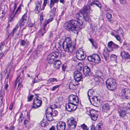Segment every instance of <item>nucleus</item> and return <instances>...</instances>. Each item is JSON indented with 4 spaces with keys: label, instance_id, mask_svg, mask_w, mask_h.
<instances>
[{
    "label": "nucleus",
    "instance_id": "nucleus-57",
    "mask_svg": "<svg viewBox=\"0 0 130 130\" xmlns=\"http://www.w3.org/2000/svg\"><path fill=\"white\" fill-rule=\"evenodd\" d=\"M51 107H52L54 109V108H56L57 107V105L56 104H54L52 105Z\"/></svg>",
    "mask_w": 130,
    "mask_h": 130
},
{
    "label": "nucleus",
    "instance_id": "nucleus-2",
    "mask_svg": "<svg viewBox=\"0 0 130 130\" xmlns=\"http://www.w3.org/2000/svg\"><path fill=\"white\" fill-rule=\"evenodd\" d=\"M69 102L66 105V108L68 111L71 112L75 110L79 103L78 97L73 95H70L68 98Z\"/></svg>",
    "mask_w": 130,
    "mask_h": 130
},
{
    "label": "nucleus",
    "instance_id": "nucleus-48",
    "mask_svg": "<svg viewBox=\"0 0 130 130\" xmlns=\"http://www.w3.org/2000/svg\"><path fill=\"white\" fill-rule=\"evenodd\" d=\"M113 36L116 38L117 40L119 41H120L121 39L118 35H113Z\"/></svg>",
    "mask_w": 130,
    "mask_h": 130
},
{
    "label": "nucleus",
    "instance_id": "nucleus-39",
    "mask_svg": "<svg viewBox=\"0 0 130 130\" xmlns=\"http://www.w3.org/2000/svg\"><path fill=\"white\" fill-rule=\"evenodd\" d=\"M80 126L81 128L84 130H89V129L88 128L87 126L85 124L81 125Z\"/></svg>",
    "mask_w": 130,
    "mask_h": 130
},
{
    "label": "nucleus",
    "instance_id": "nucleus-5",
    "mask_svg": "<svg viewBox=\"0 0 130 130\" xmlns=\"http://www.w3.org/2000/svg\"><path fill=\"white\" fill-rule=\"evenodd\" d=\"M61 53L58 52H53L48 55L47 57V60L49 64H52L55 58H60L61 57Z\"/></svg>",
    "mask_w": 130,
    "mask_h": 130
},
{
    "label": "nucleus",
    "instance_id": "nucleus-43",
    "mask_svg": "<svg viewBox=\"0 0 130 130\" xmlns=\"http://www.w3.org/2000/svg\"><path fill=\"white\" fill-rule=\"evenodd\" d=\"M83 65L81 63H79L78 66V69L79 71H81L83 69Z\"/></svg>",
    "mask_w": 130,
    "mask_h": 130
},
{
    "label": "nucleus",
    "instance_id": "nucleus-41",
    "mask_svg": "<svg viewBox=\"0 0 130 130\" xmlns=\"http://www.w3.org/2000/svg\"><path fill=\"white\" fill-rule=\"evenodd\" d=\"M48 0H44L42 6V9L44 10V9L45 7L46 6V4L47 3Z\"/></svg>",
    "mask_w": 130,
    "mask_h": 130
},
{
    "label": "nucleus",
    "instance_id": "nucleus-3",
    "mask_svg": "<svg viewBox=\"0 0 130 130\" xmlns=\"http://www.w3.org/2000/svg\"><path fill=\"white\" fill-rule=\"evenodd\" d=\"M62 47L65 51L70 54H72L75 49V45H72V41L69 37L66 38L63 42Z\"/></svg>",
    "mask_w": 130,
    "mask_h": 130
},
{
    "label": "nucleus",
    "instance_id": "nucleus-60",
    "mask_svg": "<svg viewBox=\"0 0 130 130\" xmlns=\"http://www.w3.org/2000/svg\"><path fill=\"white\" fill-rule=\"evenodd\" d=\"M3 96L1 95H0V100L1 101V103H3Z\"/></svg>",
    "mask_w": 130,
    "mask_h": 130
},
{
    "label": "nucleus",
    "instance_id": "nucleus-59",
    "mask_svg": "<svg viewBox=\"0 0 130 130\" xmlns=\"http://www.w3.org/2000/svg\"><path fill=\"white\" fill-rule=\"evenodd\" d=\"M33 96L32 95H30L29 97H28V101H30L33 97Z\"/></svg>",
    "mask_w": 130,
    "mask_h": 130
},
{
    "label": "nucleus",
    "instance_id": "nucleus-62",
    "mask_svg": "<svg viewBox=\"0 0 130 130\" xmlns=\"http://www.w3.org/2000/svg\"><path fill=\"white\" fill-rule=\"evenodd\" d=\"M24 116L23 115V113H22L20 115L19 118H20L23 119L24 118Z\"/></svg>",
    "mask_w": 130,
    "mask_h": 130
},
{
    "label": "nucleus",
    "instance_id": "nucleus-26",
    "mask_svg": "<svg viewBox=\"0 0 130 130\" xmlns=\"http://www.w3.org/2000/svg\"><path fill=\"white\" fill-rule=\"evenodd\" d=\"M94 62L96 63H99L100 62L101 59L99 56L97 54H94Z\"/></svg>",
    "mask_w": 130,
    "mask_h": 130
},
{
    "label": "nucleus",
    "instance_id": "nucleus-35",
    "mask_svg": "<svg viewBox=\"0 0 130 130\" xmlns=\"http://www.w3.org/2000/svg\"><path fill=\"white\" fill-rule=\"evenodd\" d=\"M53 109V108L51 107H48L46 110V112L48 114H49L51 115L53 111L52 110Z\"/></svg>",
    "mask_w": 130,
    "mask_h": 130
},
{
    "label": "nucleus",
    "instance_id": "nucleus-8",
    "mask_svg": "<svg viewBox=\"0 0 130 130\" xmlns=\"http://www.w3.org/2000/svg\"><path fill=\"white\" fill-rule=\"evenodd\" d=\"M121 93L123 98L127 99H130V90L126 88L123 89Z\"/></svg>",
    "mask_w": 130,
    "mask_h": 130
},
{
    "label": "nucleus",
    "instance_id": "nucleus-44",
    "mask_svg": "<svg viewBox=\"0 0 130 130\" xmlns=\"http://www.w3.org/2000/svg\"><path fill=\"white\" fill-rule=\"evenodd\" d=\"M101 79V77L100 76H98L97 77H95L94 78V80L96 82H100Z\"/></svg>",
    "mask_w": 130,
    "mask_h": 130
},
{
    "label": "nucleus",
    "instance_id": "nucleus-38",
    "mask_svg": "<svg viewBox=\"0 0 130 130\" xmlns=\"http://www.w3.org/2000/svg\"><path fill=\"white\" fill-rule=\"evenodd\" d=\"M19 27V25L17 24L16 25L15 28L12 30V36H13L14 33L16 31L17 29Z\"/></svg>",
    "mask_w": 130,
    "mask_h": 130
},
{
    "label": "nucleus",
    "instance_id": "nucleus-6",
    "mask_svg": "<svg viewBox=\"0 0 130 130\" xmlns=\"http://www.w3.org/2000/svg\"><path fill=\"white\" fill-rule=\"evenodd\" d=\"M93 92L92 90H89L88 92V96L91 103L93 105H95L99 103L100 100L99 97L92 96V94L91 93Z\"/></svg>",
    "mask_w": 130,
    "mask_h": 130
},
{
    "label": "nucleus",
    "instance_id": "nucleus-29",
    "mask_svg": "<svg viewBox=\"0 0 130 130\" xmlns=\"http://www.w3.org/2000/svg\"><path fill=\"white\" fill-rule=\"evenodd\" d=\"M59 0H50V8L52 9V8L54 5L55 3H57L58 2Z\"/></svg>",
    "mask_w": 130,
    "mask_h": 130
},
{
    "label": "nucleus",
    "instance_id": "nucleus-23",
    "mask_svg": "<svg viewBox=\"0 0 130 130\" xmlns=\"http://www.w3.org/2000/svg\"><path fill=\"white\" fill-rule=\"evenodd\" d=\"M61 63L60 60H57L55 61L53 64V66L55 68L59 69L61 66Z\"/></svg>",
    "mask_w": 130,
    "mask_h": 130
},
{
    "label": "nucleus",
    "instance_id": "nucleus-20",
    "mask_svg": "<svg viewBox=\"0 0 130 130\" xmlns=\"http://www.w3.org/2000/svg\"><path fill=\"white\" fill-rule=\"evenodd\" d=\"M83 72L84 75L86 76H89L90 71L89 68L87 66H85L83 69Z\"/></svg>",
    "mask_w": 130,
    "mask_h": 130
},
{
    "label": "nucleus",
    "instance_id": "nucleus-11",
    "mask_svg": "<svg viewBox=\"0 0 130 130\" xmlns=\"http://www.w3.org/2000/svg\"><path fill=\"white\" fill-rule=\"evenodd\" d=\"M42 104V101L41 100H39L37 98H34V103L33 105H34L33 106L32 108L36 109L38 108L41 106Z\"/></svg>",
    "mask_w": 130,
    "mask_h": 130
},
{
    "label": "nucleus",
    "instance_id": "nucleus-49",
    "mask_svg": "<svg viewBox=\"0 0 130 130\" xmlns=\"http://www.w3.org/2000/svg\"><path fill=\"white\" fill-rule=\"evenodd\" d=\"M43 49V47L41 45H38L37 47V50L39 51H41Z\"/></svg>",
    "mask_w": 130,
    "mask_h": 130
},
{
    "label": "nucleus",
    "instance_id": "nucleus-34",
    "mask_svg": "<svg viewBox=\"0 0 130 130\" xmlns=\"http://www.w3.org/2000/svg\"><path fill=\"white\" fill-rule=\"evenodd\" d=\"M55 47L57 49H58V48L60 49L61 47L60 42H56L55 44Z\"/></svg>",
    "mask_w": 130,
    "mask_h": 130
},
{
    "label": "nucleus",
    "instance_id": "nucleus-33",
    "mask_svg": "<svg viewBox=\"0 0 130 130\" xmlns=\"http://www.w3.org/2000/svg\"><path fill=\"white\" fill-rule=\"evenodd\" d=\"M94 55H92L89 56L88 57V59L89 61H92L94 62Z\"/></svg>",
    "mask_w": 130,
    "mask_h": 130
},
{
    "label": "nucleus",
    "instance_id": "nucleus-10",
    "mask_svg": "<svg viewBox=\"0 0 130 130\" xmlns=\"http://www.w3.org/2000/svg\"><path fill=\"white\" fill-rule=\"evenodd\" d=\"M76 57L78 59L82 60L85 59L86 55L84 54L83 51L79 49L76 52Z\"/></svg>",
    "mask_w": 130,
    "mask_h": 130
},
{
    "label": "nucleus",
    "instance_id": "nucleus-17",
    "mask_svg": "<svg viewBox=\"0 0 130 130\" xmlns=\"http://www.w3.org/2000/svg\"><path fill=\"white\" fill-rule=\"evenodd\" d=\"M35 5L36 7L35 11L36 13L38 14L41 10H42V8L41 9V3L37 1L35 3Z\"/></svg>",
    "mask_w": 130,
    "mask_h": 130
},
{
    "label": "nucleus",
    "instance_id": "nucleus-21",
    "mask_svg": "<svg viewBox=\"0 0 130 130\" xmlns=\"http://www.w3.org/2000/svg\"><path fill=\"white\" fill-rule=\"evenodd\" d=\"M108 46L109 47L111 48L117 49L119 47L118 45L112 41H110L108 42Z\"/></svg>",
    "mask_w": 130,
    "mask_h": 130
},
{
    "label": "nucleus",
    "instance_id": "nucleus-46",
    "mask_svg": "<svg viewBox=\"0 0 130 130\" xmlns=\"http://www.w3.org/2000/svg\"><path fill=\"white\" fill-rule=\"evenodd\" d=\"M27 17V14L25 13L22 16L21 20H24V21H26Z\"/></svg>",
    "mask_w": 130,
    "mask_h": 130
},
{
    "label": "nucleus",
    "instance_id": "nucleus-16",
    "mask_svg": "<svg viewBox=\"0 0 130 130\" xmlns=\"http://www.w3.org/2000/svg\"><path fill=\"white\" fill-rule=\"evenodd\" d=\"M90 114L91 119L93 121L96 120L98 118V115L96 113V110H90Z\"/></svg>",
    "mask_w": 130,
    "mask_h": 130
},
{
    "label": "nucleus",
    "instance_id": "nucleus-64",
    "mask_svg": "<svg viewBox=\"0 0 130 130\" xmlns=\"http://www.w3.org/2000/svg\"><path fill=\"white\" fill-rule=\"evenodd\" d=\"M8 86V84H6L5 86L4 89L5 90H7V88Z\"/></svg>",
    "mask_w": 130,
    "mask_h": 130
},
{
    "label": "nucleus",
    "instance_id": "nucleus-4",
    "mask_svg": "<svg viewBox=\"0 0 130 130\" xmlns=\"http://www.w3.org/2000/svg\"><path fill=\"white\" fill-rule=\"evenodd\" d=\"M106 85L107 88L111 91L115 90L117 87L115 80L112 78H110L107 80L106 82Z\"/></svg>",
    "mask_w": 130,
    "mask_h": 130
},
{
    "label": "nucleus",
    "instance_id": "nucleus-18",
    "mask_svg": "<svg viewBox=\"0 0 130 130\" xmlns=\"http://www.w3.org/2000/svg\"><path fill=\"white\" fill-rule=\"evenodd\" d=\"M6 11L4 6L0 8V19H2L4 17Z\"/></svg>",
    "mask_w": 130,
    "mask_h": 130
},
{
    "label": "nucleus",
    "instance_id": "nucleus-24",
    "mask_svg": "<svg viewBox=\"0 0 130 130\" xmlns=\"http://www.w3.org/2000/svg\"><path fill=\"white\" fill-rule=\"evenodd\" d=\"M94 5L99 7L100 9H101V5L99 2L97 0H94L91 3L90 5L92 6Z\"/></svg>",
    "mask_w": 130,
    "mask_h": 130
},
{
    "label": "nucleus",
    "instance_id": "nucleus-15",
    "mask_svg": "<svg viewBox=\"0 0 130 130\" xmlns=\"http://www.w3.org/2000/svg\"><path fill=\"white\" fill-rule=\"evenodd\" d=\"M118 112L119 113V116L120 118H124L126 114V111L122 108L120 107L119 108Z\"/></svg>",
    "mask_w": 130,
    "mask_h": 130
},
{
    "label": "nucleus",
    "instance_id": "nucleus-51",
    "mask_svg": "<svg viewBox=\"0 0 130 130\" xmlns=\"http://www.w3.org/2000/svg\"><path fill=\"white\" fill-rule=\"evenodd\" d=\"M53 20V18H52L50 19H49L48 20H46L45 21L47 24H49L50 22L52 21Z\"/></svg>",
    "mask_w": 130,
    "mask_h": 130
},
{
    "label": "nucleus",
    "instance_id": "nucleus-52",
    "mask_svg": "<svg viewBox=\"0 0 130 130\" xmlns=\"http://www.w3.org/2000/svg\"><path fill=\"white\" fill-rule=\"evenodd\" d=\"M26 43V42L24 40H22L21 42L20 45L21 46H24L25 45Z\"/></svg>",
    "mask_w": 130,
    "mask_h": 130
},
{
    "label": "nucleus",
    "instance_id": "nucleus-63",
    "mask_svg": "<svg viewBox=\"0 0 130 130\" xmlns=\"http://www.w3.org/2000/svg\"><path fill=\"white\" fill-rule=\"evenodd\" d=\"M47 24H48L46 22V21H45L44 22L43 24V28H46V27Z\"/></svg>",
    "mask_w": 130,
    "mask_h": 130
},
{
    "label": "nucleus",
    "instance_id": "nucleus-1",
    "mask_svg": "<svg viewBox=\"0 0 130 130\" xmlns=\"http://www.w3.org/2000/svg\"><path fill=\"white\" fill-rule=\"evenodd\" d=\"M90 10L89 5H87L84 6L79 13L75 14V17L77 20H70L65 24V29L70 31L74 32L75 33L77 34L78 27L80 28L79 26H81L83 24V22L79 18L83 17V19L85 21H88L90 18Z\"/></svg>",
    "mask_w": 130,
    "mask_h": 130
},
{
    "label": "nucleus",
    "instance_id": "nucleus-22",
    "mask_svg": "<svg viewBox=\"0 0 130 130\" xmlns=\"http://www.w3.org/2000/svg\"><path fill=\"white\" fill-rule=\"evenodd\" d=\"M120 55L122 58H123V56H124L125 59H130V55L127 52H121L120 53Z\"/></svg>",
    "mask_w": 130,
    "mask_h": 130
},
{
    "label": "nucleus",
    "instance_id": "nucleus-7",
    "mask_svg": "<svg viewBox=\"0 0 130 130\" xmlns=\"http://www.w3.org/2000/svg\"><path fill=\"white\" fill-rule=\"evenodd\" d=\"M15 8L16 7L15 6L13 9L12 10H10V21H12L14 18L17 17L21 12V7L20 6H19L18 7L17 10L15 12H14Z\"/></svg>",
    "mask_w": 130,
    "mask_h": 130
},
{
    "label": "nucleus",
    "instance_id": "nucleus-42",
    "mask_svg": "<svg viewBox=\"0 0 130 130\" xmlns=\"http://www.w3.org/2000/svg\"><path fill=\"white\" fill-rule=\"evenodd\" d=\"M29 29L30 30V32L32 33L34 31H35L36 29H37V28L35 26L30 28Z\"/></svg>",
    "mask_w": 130,
    "mask_h": 130
},
{
    "label": "nucleus",
    "instance_id": "nucleus-36",
    "mask_svg": "<svg viewBox=\"0 0 130 130\" xmlns=\"http://www.w3.org/2000/svg\"><path fill=\"white\" fill-rule=\"evenodd\" d=\"M110 59L112 61H116L117 59V56L114 54H112L110 56Z\"/></svg>",
    "mask_w": 130,
    "mask_h": 130
},
{
    "label": "nucleus",
    "instance_id": "nucleus-55",
    "mask_svg": "<svg viewBox=\"0 0 130 130\" xmlns=\"http://www.w3.org/2000/svg\"><path fill=\"white\" fill-rule=\"evenodd\" d=\"M67 66L66 64H63L62 65V69L63 71H64L66 68Z\"/></svg>",
    "mask_w": 130,
    "mask_h": 130
},
{
    "label": "nucleus",
    "instance_id": "nucleus-25",
    "mask_svg": "<svg viewBox=\"0 0 130 130\" xmlns=\"http://www.w3.org/2000/svg\"><path fill=\"white\" fill-rule=\"evenodd\" d=\"M101 126V125L98 124L96 125L95 129L94 125L92 124L90 126L91 130H102V128Z\"/></svg>",
    "mask_w": 130,
    "mask_h": 130
},
{
    "label": "nucleus",
    "instance_id": "nucleus-9",
    "mask_svg": "<svg viewBox=\"0 0 130 130\" xmlns=\"http://www.w3.org/2000/svg\"><path fill=\"white\" fill-rule=\"evenodd\" d=\"M74 76L75 80L77 82L80 81L83 78L82 73L77 70L74 72Z\"/></svg>",
    "mask_w": 130,
    "mask_h": 130
},
{
    "label": "nucleus",
    "instance_id": "nucleus-47",
    "mask_svg": "<svg viewBox=\"0 0 130 130\" xmlns=\"http://www.w3.org/2000/svg\"><path fill=\"white\" fill-rule=\"evenodd\" d=\"M112 15L109 13H106V17L107 19H108V21L110 22V19L111 18Z\"/></svg>",
    "mask_w": 130,
    "mask_h": 130
},
{
    "label": "nucleus",
    "instance_id": "nucleus-27",
    "mask_svg": "<svg viewBox=\"0 0 130 130\" xmlns=\"http://www.w3.org/2000/svg\"><path fill=\"white\" fill-rule=\"evenodd\" d=\"M46 31V30L45 28H41L39 32V34L40 36H43L44 34Z\"/></svg>",
    "mask_w": 130,
    "mask_h": 130
},
{
    "label": "nucleus",
    "instance_id": "nucleus-37",
    "mask_svg": "<svg viewBox=\"0 0 130 130\" xmlns=\"http://www.w3.org/2000/svg\"><path fill=\"white\" fill-rule=\"evenodd\" d=\"M48 82L49 83H51L54 82H57V80L56 78H49L48 80Z\"/></svg>",
    "mask_w": 130,
    "mask_h": 130
},
{
    "label": "nucleus",
    "instance_id": "nucleus-28",
    "mask_svg": "<svg viewBox=\"0 0 130 130\" xmlns=\"http://www.w3.org/2000/svg\"><path fill=\"white\" fill-rule=\"evenodd\" d=\"M40 124L42 126L45 127L48 124L46 119H43L40 122Z\"/></svg>",
    "mask_w": 130,
    "mask_h": 130
},
{
    "label": "nucleus",
    "instance_id": "nucleus-58",
    "mask_svg": "<svg viewBox=\"0 0 130 130\" xmlns=\"http://www.w3.org/2000/svg\"><path fill=\"white\" fill-rule=\"evenodd\" d=\"M28 26L30 28L35 26L34 25V24L32 23L31 22H30L29 23Z\"/></svg>",
    "mask_w": 130,
    "mask_h": 130
},
{
    "label": "nucleus",
    "instance_id": "nucleus-13",
    "mask_svg": "<svg viewBox=\"0 0 130 130\" xmlns=\"http://www.w3.org/2000/svg\"><path fill=\"white\" fill-rule=\"evenodd\" d=\"M66 127V123L63 121H59L57 124V130H65Z\"/></svg>",
    "mask_w": 130,
    "mask_h": 130
},
{
    "label": "nucleus",
    "instance_id": "nucleus-14",
    "mask_svg": "<svg viewBox=\"0 0 130 130\" xmlns=\"http://www.w3.org/2000/svg\"><path fill=\"white\" fill-rule=\"evenodd\" d=\"M23 71H22L20 72V74L19 75L18 77L16 79L15 84L16 85L18 82V83H21L23 82L24 79V75L23 74Z\"/></svg>",
    "mask_w": 130,
    "mask_h": 130
},
{
    "label": "nucleus",
    "instance_id": "nucleus-45",
    "mask_svg": "<svg viewBox=\"0 0 130 130\" xmlns=\"http://www.w3.org/2000/svg\"><path fill=\"white\" fill-rule=\"evenodd\" d=\"M60 86V85H57L53 87L51 90L52 91L55 90L57 89Z\"/></svg>",
    "mask_w": 130,
    "mask_h": 130
},
{
    "label": "nucleus",
    "instance_id": "nucleus-32",
    "mask_svg": "<svg viewBox=\"0 0 130 130\" xmlns=\"http://www.w3.org/2000/svg\"><path fill=\"white\" fill-rule=\"evenodd\" d=\"M103 55L106 61L108 60L109 58V55L108 53L104 51L103 53Z\"/></svg>",
    "mask_w": 130,
    "mask_h": 130
},
{
    "label": "nucleus",
    "instance_id": "nucleus-12",
    "mask_svg": "<svg viewBox=\"0 0 130 130\" xmlns=\"http://www.w3.org/2000/svg\"><path fill=\"white\" fill-rule=\"evenodd\" d=\"M76 122L74 119L71 118L68 122V127L71 129L74 128L76 127Z\"/></svg>",
    "mask_w": 130,
    "mask_h": 130
},
{
    "label": "nucleus",
    "instance_id": "nucleus-30",
    "mask_svg": "<svg viewBox=\"0 0 130 130\" xmlns=\"http://www.w3.org/2000/svg\"><path fill=\"white\" fill-rule=\"evenodd\" d=\"M69 86V88L71 90H74L76 89L75 85L72 82L70 83Z\"/></svg>",
    "mask_w": 130,
    "mask_h": 130
},
{
    "label": "nucleus",
    "instance_id": "nucleus-50",
    "mask_svg": "<svg viewBox=\"0 0 130 130\" xmlns=\"http://www.w3.org/2000/svg\"><path fill=\"white\" fill-rule=\"evenodd\" d=\"M25 22V21L24 20H20V26H22L24 25Z\"/></svg>",
    "mask_w": 130,
    "mask_h": 130
},
{
    "label": "nucleus",
    "instance_id": "nucleus-53",
    "mask_svg": "<svg viewBox=\"0 0 130 130\" xmlns=\"http://www.w3.org/2000/svg\"><path fill=\"white\" fill-rule=\"evenodd\" d=\"M5 45V43L4 42H1V44L0 45V50L1 51L2 50L4 46Z\"/></svg>",
    "mask_w": 130,
    "mask_h": 130
},
{
    "label": "nucleus",
    "instance_id": "nucleus-56",
    "mask_svg": "<svg viewBox=\"0 0 130 130\" xmlns=\"http://www.w3.org/2000/svg\"><path fill=\"white\" fill-rule=\"evenodd\" d=\"M21 83H18V89L19 90H20L21 87H23V85L21 84Z\"/></svg>",
    "mask_w": 130,
    "mask_h": 130
},
{
    "label": "nucleus",
    "instance_id": "nucleus-61",
    "mask_svg": "<svg viewBox=\"0 0 130 130\" xmlns=\"http://www.w3.org/2000/svg\"><path fill=\"white\" fill-rule=\"evenodd\" d=\"M121 3L124 4L126 3V1L125 0H119Z\"/></svg>",
    "mask_w": 130,
    "mask_h": 130
},
{
    "label": "nucleus",
    "instance_id": "nucleus-31",
    "mask_svg": "<svg viewBox=\"0 0 130 130\" xmlns=\"http://www.w3.org/2000/svg\"><path fill=\"white\" fill-rule=\"evenodd\" d=\"M115 31L117 33H120L122 35L123 37V34H124V32L121 28L120 27L118 30H115Z\"/></svg>",
    "mask_w": 130,
    "mask_h": 130
},
{
    "label": "nucleus",
    "instance_id": "nucleus-54",
    "mask_svg": "<svg viewBox=\"0 0 130 130\" xmlns=\"http://www.w3.org/2000/svg\"><path fill=\"white\" fill-rule=\"evenodd\" d=\"M56 11V8L54 7L52 10L51 11L52 12L53 15H54Z\"/></svg>",
    "mask_w": 130,
    "mask_h": 130
},
{
    "label": "nucleus",
    "instance_id": "nucleus-40",
    "mask_svg": "<svg viewBox=\"0 0 130 130\" xmlns=\"http://www.w3.org/2000/svg\"><path fill=\"white\" fill-rule=\"evenodd\" d=\"M58 112L56 110H54V111H53L52 113L51 114V116L50 117L52 118L51 117L52 115L54 116H56V115L58 114Z\"/></svg>",
    "mask_w": 130,
    "mask_h": 130
},
{
    "label": "nucleus",
    "instance_id": "nucleus-19",
    "mask_svg": "<svg viewBox=\"0 0 130 130\" xmlns=\"http://www.w3.org/2000/svg\"><path fill=\"white\" fill-rule=\"evenodd\" d=\"M110 106L109 104L106 103L104 104L102 107V109L103 111L108 112L110 109Z\"/></svg>",
    "mask_w": 130,
    "mask_h": 130
}]
</instances>
